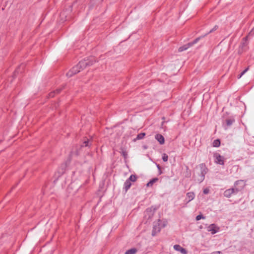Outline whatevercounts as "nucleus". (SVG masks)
Returning a JSON list of instances; mask_svg holds the SVG:
<instances>
[{"label": "nucleus", "mask_w": 254, "mask_h": 254, "mask_svg": "<svg viewBox=\"0 0 254 254\" xmlns=\"http://www.w3.org/2000/svg\"><path fill=\"white\" fill-rule=\"evenodd\" d=\"M95 62L94 58L91 57L90 59L83 60L74 66L70 70L66 73V76L68 77H71L73 75L79 72L80 70L83 69L87 65H91Z\"/></svg>", "instance_id": "nucleus-1"}, {"label": "nucleus", "mask_w": 254, "mask_h": 254, "mask_svg": "<svg viewBox=\"0 0 254 254\" xmlns=\"http://www.w3.org/2000/svg\"><path fill=\"white\" fill-rule=\"evenodd\" d=\"M198 168L199 170L194 175V179L197 182L200 183L202 182L205 178V175L208 172V169L205 164L202 163L198 165Z\"/></svg>", "instance_id": "nucleus-2"}, {"label": "nucleus", "mask_w": 254, "mask_h": 254, "mask_svg": "<svg viewBox=\"0 0 254 254\" xmlns=\"http://www.w3.org/2000/svg\"><path fill=\"white\" fill-rule=\"evenodd\" d=\"M218 26L217 25L215 26L213 29H212L208 33L205 34L203 36H200L197 38H196L193 42L189 43L185 45H184L183 46H182L179 48V52H182L184 50H187L189 47L192 46L194 44L196 43L200 39L204 37L205 36H206L209 33H210L212 32L213 31L216 30L217 29Z\"/></svg>", "instance_id": "nucleus-3"}, {"label": "nucleus", "mask_w": 254, "mask_h": 254, "mask_svg": "<svg viewBox=\"0 0 254 254\" xmlns=\"http://www.w3.org/2000/svg\"><path fill=\"white\" fill-rule=\"evenodd\" d=\"M245 184L242 180H238L235 182L234 183V188L230 189L233 190L232 193L233 194H236L239 191H241L244 187Z\"/></svg>", "instance_id": "nucleus-4"}, {"label": "nucleus", "mask_w": 254, "mask_h": 254, "mask_svg": "<svg viewBox=\"0 0 254 254\" xmlns=\"http://www.w3.org/2000/svg\"><path fill=\"white\" fill-rule=\"evenodd\" d=\"M161 229L160 220L156 223L153 228L152 235L155 236L157 233H159Z\"/></svg>", "instance_id": "nucleus-5"}, {"label": "nucleus", "mask_w": 254, "mask_h": 254, "mask_svg": "<svg viewBox=\"0 0 254 254\" xmlns=\"http://www.w3.org/2000/svg\"><path fill=\"white\" fill-rule=\"evenodd\" d=\"M215 162L220 165L224 164L223 158L219 153H215L213 155Z\"/></svg>", "instance_id": "nucleus-6"}, {"label": "nucleus", "mask_w": 254, "mask_h": 254, "mask_svg": "<svg viewBox=\"0 0 254 254\" xmlns=\"http://www.w3.org/2000/svg\"><path fill=\"white\" fill-rule=\"evenodd\" d=\"M219 227L214 224L210 225L207 228L208 231L210 232L212 234H214L217 233L219 232Z\"/></svg>", "instance_id": "nucleus-7"}, {"label": "nucleus", "mask_w": 254, "mask_h": 254, "mask_svg": "<svg viewBox=\"0 0 254 254\" xmlns=\"http://www.w3.org/2000/svg\"><path fill=\"white\" fill-rule=\"evenodd\" d=\"M174 250L180 252L182 254H187V252L186 250L183 248H182L179 245H175L173 247Z\"/></svg>", "instance_id": "nucleus-8"}, {"label": "nucleus", "mask_w": 254, "mask_h": 254, "mask_svg": "<svg viewBox=\"0 0 254 254\" xmlns=\"http://www.w3.org/2000/svg\"><path fill=\"white\" fill-rule=\"evenodd\" d=\"M155 137L160 144H163L164 143V138L161 134H157L155 135Z\"/></svg>", "instance_id": "nucleus-9"}, {"label": "nucleus", "mask_w": 254, "mask_h": 254, "mask_svg": "<svg viewBox=\"0 0 254 254\" xmlns=\"http://www.w3.org/2000/svg\"><path fill=\"white\" fill-rule=\"evenodd\" d=\"M195 195L193 192H189L187 193V197L188 199L187 202H189L194 198Z\"/></svg>", "instance_id": "nucleus-10"}, {"label": "nucleus", "mask_w": 254, "mask_h": 254, "mask_svg": "<svg viewBox=\"0 0 254 254\" xmlns=\"http://www.w3.org/2000/svg\"><path fill=\"white\" fill-rule=\"evenodd\" d=\"M131 186V183L129 180H127L124 183V187L126 191H127V190L130 188Z\"/></svg>", "instance_id": "nucleus-11"}, {"label": "nucleus", "mask_w": 254, "mask_h": 254, "mask_svg": "<svg viewBox=\"0 0 254 254\" xmlns=\"http://www.w3.org/2000/svg\"><path fill=\"white\" fill-rule=\"evenodd\" d=\"M233 190H231L230 189L226 190L224 192V195L226 197L229 198L233 194L232 193Z\"/></svg>", "instance_id": "nucleus-12"}, {"label": "nucleus", "mask_w": 254, "mask_h": 254, "mask_svg": "<svg viewBox=\"0 0 254 254\" xmlns=\"http://www.w3.org/2000/svg\"><path fill=\"white\" fill-rule=\"evenodd\" d=\"M137 252V249L135 248H132L127 251L125 254H135Z\"/></svg>", "instance_id": "nucleus-13"}, {"label": "nucleus", "mask_w": 254, "mask_h": 254, "mask_svg": "<svg viewBox=\"0 0 254 254\" xmlns=\"http://www.w3.org/2000/svg\"><path fill=\"white\" fill-rule=\"evenodd\" d=\"M158 178H154L150 180L146 185L147 187H151L154 183L158 181Z\"/></svg>", "instance_id": "nucleus-14"}, {"label": "nucleus", "mask_w": 254, "mask_h": 254, "mask_svg": "<svg viewBox=\"0 0 254 254\" xmlns=\"http://www.w3.org/2000/svg\"><path fill=\"white\" fill-rule=\"evenodd\" d=\"M145 135V133H144V132L140 133L137 135L136 138L134 139V141H136V140L141 139L143 138V137H144Z\"/></svg>", "instance_id": "nucleus-15"}, {"label": "nucleus", "mask_w": 254, "mask_h": 254, "mask_svg": "<svg viewBox=\"0 0 254 254\" xmlns=\"http://www.w3.org/2000/svg\"><path fill=\"white\" fill-rule=\"evenodd\" d=\"M235 120L234 119H227L226 121V125L227 126H230L234 122Z\"/></svg>", "instance_id": "nucleus-16"}, {"label": "nucleus", "mask_w": 254, "mask_h": 254, "mask_svg": "<svg viewBox=\"0 0 254 254\" xmlns=\"http://www.w3.org/2000/svg\"><path fill=\"white\" fill-rule=\"evenodd\" d=\"M220 145V141L219 139L214 140L213 142V146L214 147H219Z\"/></svg>", "instance_id": "nucleus-17"}, {"label": "nucleus", "mask_w": 254, "mask_h": 254, "mask_svg": "<svg viewBox=\"0 0 254 254\" xmlns=\"http://www.w3.org/2000/svg\"><path fill=\"white\" fill-rule=\"evenodd\" d=\"M127 180H129L130 182H135L136 180V177L135 175H131Z\"/></svg>", "instance_id": "nucleus-18"}, {"label": "nucleus", "mask_w": 254, "mask_h": 254, "mask_svg": "<svg viewBox=\"0 0 254 254\" xmlns=\"http://www.w3.org/2000/svg\"><path fill=\"white\" fill-rule=\"evenodd\" d=\"M168 156L166 154L164 153L162 156V160L164 162H167L168 161Z\"/></svg>", "instance_id": "nucleus-19"}, {"label": "nucleus", "mask_w": 254, "mask_h": 254, "mask_svg": "<svg viewBox=\"0 0 254 254\" xmlns=\"http://www.w3.org/2000/svg\"><path fill=\"white\" fill-rule=\"evenodd\" d=\"M249 70V67L246 68L238 76V78H240L248 70Z\"/></svg>", "instance_id": "nucleus-20"}, {"label": "nucleus", "mask_w": 254, "mask_h": 254, "mask_svg": "<svg viewBox=\"0 0 254 254\" xmlns=\"http://www.w3.org/2000/svg\"><path fill=\"white\" fill-rule=\"evenodd\" d=\"M204 217L202 215H198L196 217V220H199L201 219H204Z\"/></svg>", "instance_id": "nucleus-21"}, {"label": "nucleus", "mask_w": 254, "mask_h": 254, "mask_svg": "<svg viewBox=\"0 0 254 254\" xmlns=\"http://www.w3.org/2000/svg\"><path fill=\"white\" fill-rule=\"evenodd\" d=\"M203 191L204 194H208L209 192V190L208 188H205L203 190Z\"/></svg>", "instance_id": "nucleus-22"}, {"label": "nucleus", "mask_w": 254, "mask_h": 254, "mask_svg": "<svg viewBox=\"0 0 254 254\" xmlns=\"http://www.w3.org/2000/svg\"><path fill=\"white\" fill-rule=\"evenodd\" d=\"M211 254H222V253L220 251H217V252H213Z\"/></svg>", "instance_id": "nucleus-23"}, {"label": "nucleus", "mask_w": 254, "mask_h": 254, "mask_svg": "<svg viewBox=\"0 0 254 254\" xmlns=\"http://www.w3.org/2000/svg\"><path fill=\"white\" fill-rule=\"evenodd\" d=\"M122 154L124 156V157H125V158L127 156V152L125 151H122Z\"/></svg>", "instance_id": "nucleus-24"}, {"label": "nucleus", "mask_w": 254, "mask_h": 254, "mask_svg": "<svg viewBox=\"0 0 254 254\" xmlns=\"http://www.w3.org/2000/svg\"><path fill=\"white\" fill-rule=\"evenodd\" d=\"M160 223H161V228H164V227H165L166 226V223H163L162 224L161 221H160Z\"/></svg>", "instance_id": "nucleus-25"}, {"label": "nucleus", "mask_w": 254, "mask_h": 254, "mask_svg": "<svg viewBox=\"0 0 254 254\" xmlns=\"http://www.w3.org/2000/svg\"><path fill=\"white\" fill-rule=\"evenodd\" d=\"M88 142H89V141H88V140H87V141H85L84 142V146H88Z\"/></svg>", "instance_id": "nucleus-26"}, {"label": "nucleus", "mask_w": 254, "mask_h": 254, "mask_svg": "<svg viewBox=\"0 0 254 254\" xmlns=\"http://www.w3.org/2000/svg\"><path fill=\"white\" fill-rule=\"evenodd\" d=\"M151 211H152L151 208H147L146 210V213H148L149 212H151Z\"/></svg>", "instance_id": "nucleus-27"}, {"label": "nucleus", "mask_w": 254, "mask_h": 254, "mask_svg": "<svg viewBox=\"0 0 254 254\" xmlns=\"http://www.w3.org/2000/svg\"><path fill=\"white\" fill-rule=\"evenodd\" d=\"M61 90H62V89H61V88L58 89L56 90V92H57V93H59L61 92Z\"/></svg>", "instance_id": "nucleus-28"}, {"label": "nucleus", "mask_w": 254, "mask_h": 254, "mask_svg": "<svg viewBox=\"0 0 254 254\" xmlns=\"http://www.w3.org/2000/svg\"><path fill=\"white\" fill-rule=\"evenodd\" d=\"M50 96L51 97H54V93H50Z\"/></svg>", "instance_id": "nucleus-29"}, {"label": "nucleus", "mask_w": 254, "mask_h": 254, "mask_svg": "<svg viewBox=\"0 0 254 254\" xmlns=\"http://www.w3.org/2000/svg\"><path fill=\"white\" fill-rule=\"evenodd\" d=\"M158 168L160 169V167L159 165L157 166Z\"/></svg>", "instance_id": "nucleus-30"}]
</instances>
